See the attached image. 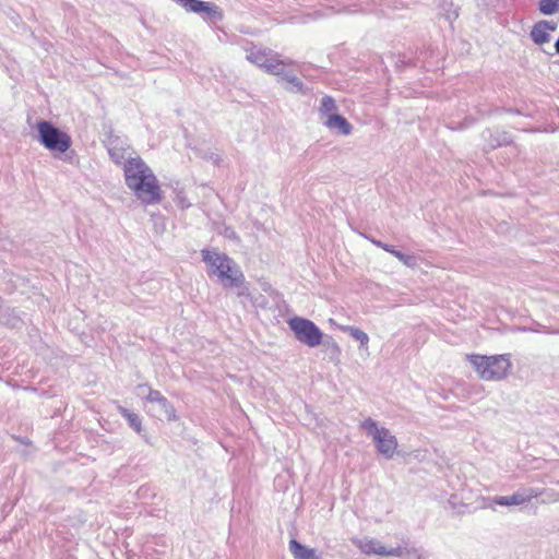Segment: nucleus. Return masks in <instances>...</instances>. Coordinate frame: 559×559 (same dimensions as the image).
<instances>
[{
  "label": "nucleus",
  "mask_w": 559,
  "mask_h": 559,
  "mask_svg": "<svg viewBox=\"0 0 559 559\" xmlns=\"http://www.w3.org/2000/svg\"><path fill=\"white\" fill-rule=\"evenodd\" d=\"M555 50L559 55V37L557 38V40L555 43Z\"/></svg>",
  "instance_id": "31"
},
{
  "label": "nucleus",
  "mask_w": 559,
  "mask_h": 559,
  "mask_svg": "<svg viewBox=\"0 0 559 559\" xmlns=\"http://www.w3.org/2000/svg\"><path fill=\"white\" fill-rule=\"evenodd\" d=\"M538 10L544 15H552L559 11V0H538Z\"/></svg>",
  "instance_id": "20"
},
{
  "label": "nucleus",
  "mask_w": 559,
  "mask_h": 559,
  "mask_svg": "<svg viewBox=\"0 0 559 559\" xmlns=\"http://www.w3.org/2000/svg\"><path fill=\"white\" fill-rule=\"evenodd\" d=\"M346 331L349 333V335L359 342L361 347L367 348L369 343V336L366 332L362 330L356 328V326H346Z\"/></svg>",
  "instance_id": "22"
},
{
  "label": "nucleus",
  "mask_w": 559,
  "mask_h": 559,
  "mask_svg": "<svg viewBox=\"0 0 559 559\" xmlns=\"http://www.w3.org/2000/svg\"><path fill=\"white\" fill-rule=\"evenodd\" d=\"M120 414L128 420L130 427H132L136 432L141 431L142 421L138 414L123 407H120Z\"/></svg>",
  "instance_id": "21"
},
{
  "label": "nucleus",
  "mask_w": 559,
  "mask_h": 559,
  "mask_svg": "<svg viewBox=\"0 0 559 559\" xmlns=\"http://www.w3.org/2000/svg\"><path fill=\"white\" fill-rule=\"evenodd\" d=\"M123 175L127 187L144 205L158 204L163 191L152 168L140 157H128L123 164Z\"/></svg>",
  "instance_id": "1"
},
{
  "label": "nucleus",
  "mask_w": 559,
  "mask_h": 559,
  "mask_svg": "<svg viewBox=\"0 0 559 559\" xmlns=\"http://www.w3.org/2000/svg\"><path fill=\"white\" fill-rule=\"evenodd\" d=\"M530 37L534 44L542 46L550 41V34L542 26L539 22H536L531 29Z\"/></svg>",
  "instance_id": "17"
},
{
  "label": "nucleus",
  "mask_w": 559,
  "mask_h": 559,
  "mask_svg": "<svg viewBox=\"0 0 559 559\" xmlns=\"http://www.w3.org/2000/svg\"><path fill=\"white\" fill-rule=\"evenodd\" d=\"M38 141L49 151L66 153L71 146V138L68 133L56 127L48 120H39L36 124Z\"/></svg>",
  "instance_id": "5"
},
{
  "label": "nucleus",
  "mask_w": 559,
  "mask_h": 559,
  "mask_svg": "<svg viewBox=\"0 0 559 559\" xmlns=\"http://www.w3.org/2000/svg\"><path fill=\"white\" fill-rule=\"evenodd\" d=\"M138 395L154 405L155 415L167 420H176V409L173 404L158 391L151 389L147 384H140L136 388Z\"/></svg>",
  "instance_id": "7"
},
{
  "label": "nucleus",
  "mask_w": 559,
  "mask_h": 559,
  "mask_svg": "<svg viewBox=\"0 0 559 559\" xmlns=\"http://www.w3.org/2000/svg\"><path fill=\"white\" fill-rule=\"evenodd\" d=\"M225 235H226V237L231 238V237H235V231L230 230L229 228H226Z\"/></svg>",
  "instance_id": "30"
},
{
  "label": "nucleus",
  "mask_w": 559,
  "mask_h": 559,
  "mask_svg": "<svg viewBox=\"0 0 559 559\" xmlns=\"http://www.w3.org/2000/svg\"><path fill=\"white\" fill-rule=\"evenodd\" d=\"M274 55L275 52L272 50L254 47L250 51H248L247 60L266 71L267 66L271 62V59L274 57Z\"/></svg>",
  "instance_id": "12"
},
{
  "label": "nucleus",
  "mask_w": 559,
  "mask_h": 559,
  "mask_svg": "<svg viewBox=\"0 0 559 559\" xmlns=\"http://www.w3.org/2000/svg\"><path fill=\"white\" fill-rule=\"evenodd\" d=\"M542 26L550 34L557 29V23L554 21L540 20L538 21Z\"/></svg>",
  "instance_id": "26"
},
{
  "label": "nucleus",
  "mask_w": 559,
  "mask_h": 559,
  "mask_svg": "<svg viewBox=\"0 0 559 559\" xmlns=\"http://www.w3.org/2000/svg\"><path fill=\"white\" fill-rule=\"evenodd\" d=\"M394 549L400 551V555H393L392 557H404L405 559H429L428 552L423 550L421 548H416L414 546H399Z\"/></svg>",
  "instance_id": "16"
},
{
  "label": "nucleus",
  "mask_w": 559,
  "mask_h": 559,
  "mask_svg": "<svg viewBox=\"0 0 559 559\" xmlns=\"http://www.w3.org/2000/svg\"><path fill=\"white\" fill-rule=\"evenodd\" d=\"M353 544L365 555H378L391 557L393 555H400L397 549H388L379 540L373 538H354Z\"/></svg>",
  "instance_id": "9"
},
{
  "label": "nucleus",
  "mask_w": 559,
  "mask_h": 559,
  "mask_svg": "<svg viewBox=\"0 0 559 559\" xmlns=\"http://www.w3.org/2000/svg\"><path fill=\"white\" fill-rule=\"evenodd\" d=\"M287 323L300 343L309 347H317L321 344L323 333L311 320L294 317Z\"/></svg>",
  "instance_id": "6"
},
{
  "label": "nucleus",
  "mask_w": 559,
  "mask_h": 559,
  "mask_svg": "<svg viewBox=\"0 0 559 559\" xmlns=\"http://www.w3.org/2000/svg\"><path fill=\"white\" fill-rule=\"evenodd\" d=\"M109 155L111 157V159L116 163V164H121L126 162L127 158H124V153L122 150L120 148H117V147H111L109 148Z\"/></svg>",
  "instance_id": "24"
},
{
  "label": "nucleus",
  "mask_w": 559,
  "mask_h": 559,
  "mask_svg": "<svg viewBox=\"0 0 559 559\" xmlns=\"http://www.w3.org/2000/svg\"><path fill=\"white\" fill-rule=\"evenodd\" d=\"M336 109H337V107H336V104H335V100L333 97L328 96V95L322 97L321 106L319 108V112L322 117H325V119H326L330 115L337 114Z\"/></svg>",
  "instance_id": "18"
},
{
  "label": "nucleus",
  "mask_w": 559,
  "mask_h": 559,
  "mask_svg": "<svg viewBox=\"0 0 559 559\" xmlns=\"http://www.w3.org/2000/svg\"><path fill=\"white\" fill-rule=\"evenodd\" d=\"M540 495V491L536 488L532 487H522L518 489L511 496H496L492 498V503L496 506L501 507H514V506H521L528 501H531L533 498H536Z\"/></svg>",
  "instance_id": "8"
},
{
  "label": "nucleus",
  "mask_w": 559,
  "mask_h": 559,
  "mask_svg": "<svg viewBox=\"0 0 559 559\" xmlns=\"http://www.w3.org/2000/svg\"><path fill=\"white\" fill-rule=\"evenodd\" d=\"M383 250L393 254L394 255V252H397V250L392 246V245H389L386 243L385 246H383Z\"/></svg>",
  "instance_id": "27"
},
{
  "label": "nucleus",
  "mask_w": 559,
  "mask_h": 559,
  "mask_svg": "<svg viewBox=\"0 0 559 559\" xmlns=\"http://www.w3.org/2000/svg\"><path fill=\"white\" fill-rule=\"evenodd\" d=\"M394 257L408 267H415L417 265V258L413 254H406L397 250V252H394Z\"/></svg>",
  "instance_id": "23"
},
{
  "label": "nucleus",
  "mask_w": 559,
  "mask_h": 559,
  "mask_svg": "<svg viewBox=\"0 0 559 559\" xmlns=\"http://www.w3.org/2000/svg\"><path fill=\"white\" fill-rule=\"evenodd\" d=\"M441 14L444 15L445 20L452 22L459 16L456 9L453 7L452 0H441L439 3Z\"/></svg>",
  "instance_id": "19"
},
{
  "label": "nucleus",
  "mask_w": 559,
  "mask_h": 559,
  "mask_svg": "<svg viewBox=\"0 0 559 559\" xmlns=\"http://www.w3.org/2000/svg\"><path fill=\"white\" fill-rule=\"evenodd\" d=\"M289 551L295 559H319L314 549L306 547L294 538L289 542Z\"/></svg>",
  "instance_id": "14"
},
{
  "label": "nucleus",
  "mask_w": 559,
  "mask_h": 559,
  "mask_svg": "<svg viewBox=\"0 0 559 559\" xmlns=\"http://www.w3.org/2000/svg\"><path fill=\"white\" fill-rule=\"evenodd\" d=\"M281 80L285 82V90L288 92L304 95L307 94V88L304 86L302 82L299 80L292 68H289L286 73H284V76Z\"/></svg>",
  "instance_id": "13"
},
{
  "label": "nucleus",
  "mask_w": 559,
  "mask_h": 559,
  "mask_svg": "<svg viewBox=\"0 0 559 559\" xmlns=\"http://www.w3.org/2000/svg\"><path fill=\"white\" fill-rule=\"evenodd\" d=\"M468 360L483 380H501L511 367L508 355H471Z\"/></svg>",
  "instance_id": "3"
},
{
  "label": "nucleus",
  "mask_w": 559,
  "mask_h": 559,
  "mask_svg": "<svg viewBox=\"0 0 559 559\" xmlns=\"http://www.w3.org/2000/svg\"><path fill=\"white\" fill-rule=\"evenodd\" d=\"M323 124L328 129H330L332 131H336L337 133H340L342 135H348V134H350V132L353 130V127L348 122V120L340 114L330 115L324 120Z\"/></svg>",
  "instance_id": "11"
},
{
  "label": "nucleus",
  "mask_w": 559,
  "mask_h": 559,
  "mask_svg": "<svg viewBox=\"0 0 559 559\" xmlns=\"http://www.w3.org/2000/svg\"><path fill=\"white\" fill-rule=\"evenodd\" d=\"M203 262L210 266L211 274L218 277L224 287L240 288L245 285V275L238 264L217 249H202Z\"/></svg>",
  "instance_id": "2"
},
{
  "label": "nucleus",
  "mask_w": 559,
  "mask_h": 559,
  "mask_svg": "<svg viewBox=\"0 0 559 559\" xmlns=\"http://www.w3.org/2000/svg\"><path fill=\"white\" fill-rule=\"evenodd\" d=\"M189 12L205 14L213 21H221L223 17L222 10L216 4L202 0H194Z\"/></svg>",
  "instance_id": "10"
},
{
  "label": "nucleus",
  "mask_w": 559,
  "mask_h": 559,
  "mask_svg": "<svg viewBox=\"0 0 559 559\" xmlns=\"http://www.w3.org/2000/svg\"><path fill=\"white\" fill-rule=\"evenodd\" d=\"M292 62L286 61L280 58L277 53L274 55V57L271 59V62L267 66L266 73L280 76L281 79L284 76V73H286L289 68H292Z\"/></svg>",
  "instance_id": "15"
},
{
  "label": "nucleus",
  "mask_w": 559,
  "mask_h": 559,
  "mask_svg": "<svg viewBox=\"0 0 559 559\" xmlns=\"http://www.w3.org/2000/svg\"><path fill=\"white\" fill-rule=\"evenodd\" d=\"M370 241L377 246L378 248H381L383 249V246H385L386 243L382 242L381 240H378V239H374V238H371Z\"/></svg>",
  "instance_id": "29"
},
{
  "label": "nucleus",
  "mask_w": 559,
  "mask_h": 559,
  "mask_svg": "<svg viewBox=\"0 0 559 559\" xmlns=\"http://www.w3.org/2000/svg\"><path fill=\"white\" fill-rule=\"evenodd\" d=\"M370 241L377 246L378 248H381L383 249V246H385L386 243L382 242L381 240H378V239H374V238H371Z\"/></svg>",
  "instance_id": "28"
},
{
  "label": "nucleus",
  "mask_w": 559,
  "mask_h": 559,
  "mask_svg": "<svg viewBox=\"0 0 559 559\" xmlns=\"http://www.w3.org/2000/svg\"><path fill=\"white\" fill-rule=\"evenodd\" d=\"M202 157L207 159V160H211L215 165H219V163L222 160L221 156L216 152H213V151L205 152L202 155Z\"/></svg>",
  "instance_id": "25"
},
{
  "label": "nucleus",
  "mask_w": 559,
  "mask_h": 559,
  "mask_svg": "<svg viewBox=\"0 0 559 559\" xmlns=\"http://www.w3.org/2000/svg\"><path fill=\"white\" fill-rule=\"evenodd\" d=\"M360 428L372 438L377 451L390 460L394 456L397 449V439L385 427H379L372 418H367L360 424Z\"/></svg>",
  "instance_id": "4"
}]
</instances>
